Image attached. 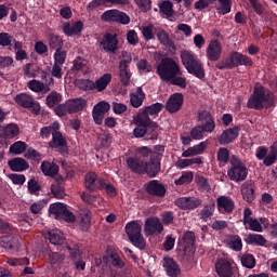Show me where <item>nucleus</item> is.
Masks as SVG:
<instances>
[{
    "label": "nucleus",
    "mask_w": 277,
    "mask_h": 277,
    "mask_svg": "<svg viewBox=\"0 0 277 277\" xmlns=\"http://www.w3.org/2000/svg\"><path fill=\"white\" fill-rule=\"evenodd\" d=\"M175 205L184 211H194V209H198L202 205V200L196 197H182L175 200Z\"/></svg>",
    "instance_id": "nucleus-15"
},
{
    "label": "nucleus",
    "mask_w": 277,
    "mask_h": 277,
    "mask_svg": "<svg viewBox=\"0 0 277 277\" xmlns=\"http://www.w3.org/2000/svg\"><path fill=\"white\" fill-rule=\"evenodd\" d=\"M217 209L221 213H233L235 211V201L230 197L221 196L216 199Z\"/></svg>",
    "instance_id": "nucleus-23"
},
{
    "label": "nucleus",
    "mask_w": 277,
    "mask_h": 277,
    "mask_svg": "<svg viewBox=\"0 0 277 277\" xmlns=\"http://www.w3.org/2000/svg\"><path fill=\"white\" fill-rule=\"evenodd\" d=\"M161 172V164L159 163V160L155 159L150 162H145V171L144 174H147L151 179L157 176Z\"/></svg>",
    "instance_id": "nucleus-39"
},
{
    "label": "nucleus",
    "mask_w": 277,
    "mask_h": 277,
    "mask_svg": "<svg viewBox=\"0 0 277 277\" xmlns=\"http://www.w3.org/2000/svg\"><path fill=\"white\" fill-rule=\"evenodd\" d=\"M133 122L136 127L144 129L147 126L151 124L153 121H151L150 117H148L147 113H145V110H143L133 117Z\"/></svg>",
    "instance_id": "nucleus-40"
},
{
    "label": "nucleus",
    "mask_w": 277,
    "mask_h": 277,
    "mask_svg": "<svg viewBox=\"0 0 277 277\" xmlns=\"http://www.w3.org/2000/svg\"><path fill=\"white\" fill-rule=\"evenodd\" d=\"M207 146H208L207 142H201V143L184 150L182 153V157L188 158V157H196L198 155H202V153H205V150H207Z\"/></svg>",
    "instance_id": "nucleus-33"
},
{
    "label": "nucleus",
    "mask_w": 277,
    "mask_h": 277,
    "mask_svg": "<svg viewBox=\"0 0 277 277\" xmlns=\"http://www.w3.org/2000/svg\"><path fill=\"white\" fill-rule=\"evenodd\" d=\"M183 107V95L181 93L172 94L166 105L167 111L170 114H176Z\"/></svg>",
    "instance_id": "nucleus-18"
},
{
    "label": "nucleus",
    "mask_w": 277,
    "mask_h": 277,
    "mask_svg": "<svg viewBox=\"0 0 277 277\" xmlns=\"http://www.w3.org/2000/svg\"><path fill=\"white\" fill-rule=\"evenodd\" d=\"M213 213H215V203H209L199 212V217L203 222H209L210 217H213Z\"/></svg>",
    "instance_id": "nucleus-47"
},
{
    "label": "nucleus",
    "mask_w": 277,
    "mask_h": 277,
    "mask_svg": "<svg viewBox=\"0 0 277 277\" xmlns=\"http://www.w3.org/2000/svg\"><path fill=\"white\" fill-rule=\"evenodd\" d=\"M111 74H104L95 82H93V90H96V92H103V90H106L107 85L111 83Z\"/></svg>",
    "instance_id": "nucleus-38"
},
{
    "label": "nucleus",
    "mask_w": 277,
    "mask_h": 277,
    "mask_svg": "<svg viewBox=\"0 0 277 277\" xmlns=\"http://www.w3.org/2000/svg\"><path fill=\"white\" fill-rule=\"evenodd\" d=\"M144 233L146 237H155L157 235H161V233H163V224H161L159 217L154 216L146 219Z\"/></svg>",
    "instance_id": "nucleus-11"
},
{
    "label": "nucleus",
    "mask_w": 277,
    "mask_h": 277,
    "mask_svg": "<svg viewBox=\"0 0 277 277\" xmlns=\"http://www.w3.org/2000/svg\"><path fill=\"white\" fill-rule=\"evenodd\" d=\"M24 150H27V144L23 141H17L10 146V153L13 155H23Z\"/></svg>",
    "instance_id": "nucleus-56"
},
{
    "label": "nucleus",
    "mask_w": 277,
    "mask_h": 277,
    "mask_svg": "<svg viewBox=\"0 0 277 277\" xmlns=\"http://www.w3.org/2000/svg\"><path fill=\"white\" fill-rule=\"evenodd\" d=\"M68 208L66 207V205L62 203V202H55L50 205L49 208V215L50 217H53L54 220H62V217H64V213H66V210Z\"/></svg>",
    "instance_id": "nucleus-30"
},
{
    "label": "nucleus",
    "mask_w": 277,
    "mask_h": 277,
    "mask_svg": "<svg viewBox=\"0 0 277 277\" xmlns=\"http://www.w3.org/2000/svg\"><path fill=\"white\" fill-rule=\"evenodd\" d=\"M180 57L184 68L189 75H193L197 79H205V65L194 52L184 50L181 52Z\"/></svg>",
    "instance_id": "nucleus-3"
},
{
    "label": "nucleus",
    "mask_w": 277,
    "mask_h": 277,
    "mask_svg": "<svg viewBox=\"0 0 277 277\" xmlns=\"http://www.w3.org/2000/svg\"><path fill=\"white\" fill-rule=\"evenodd\" d=\"M146 192L149 196H157L158 198H163L166 196V186H163L159 181L151 180L146 184Z\"/></svg>",
    "instance_id": "nucleus-21"
},
{
    "label": "nucleus",
    "mask_w": 277,
    "mask_h": 277,
    "mask_svg": "<svg viewBox=\"0 0 277 277\" xmlns=\"http://www.w3.org/2000/svg\"><path fill=\"white\" fill-rule=\"evenodd\" d=\"M103 177H98L95 172H89L85 174L84 177V185L87 189H90V192H96V189H101V186L103 184Z\"/></svg>",
    "instance_id": "nucleus-19"
},
{
    "label": "nucleus",
    "mask_w": 277,
    "mask_h": 277,
    "mask_svg": "<svg viewBox=\"0 0 277 277\" xmlns=\"http://www.w3.org/2000/svg\"><path fill=\"white\" fill-rule=\"evenodd\" d=\"M159 8L160 12H162V14H164L166 16H174V5L169 0L160 3Z\"/></svg>",
    "instance_id": "nucleus-59"
},
{
    "label": "nucleus",
    "mask_w": 277,
    "mask_h": 277,
    "mask_svg": "<svg viewBox=\"0 0 277 277\" xmlns=\"http://www.w3.org/2000/svg\"><path fill=\"white\" fill-rule=\"evenodd\" d=\"M104 51L109 53H115L118 49V39L116 38V34H106L101 42Z\"/></svg>",
    "instance_id": "nucleus-25"
},
{
    "label": "nucleus",
    "mask_w": 277,
    "mask_h": 277,
    "mask_svg": "<svg viewBox=\"0 0 277 277\" xmlns=\"http://www.w3.org/2000/svg\"><path fill=\"white\" fill-rule=\"evenodd\" d=\"M240 261L241 265H243V267H247L248 269H253L254 265H256V260L254 259V255L250 253H245L243 255H241Z\"/></svg>",
    "instance_id": "nucleus-54"
},
{
    "label": "nucleus",
    "mask_w": 277,
    "mask_h": 277,
    "mask_svg": "<svg viewBox=\"0 0 277 277\" xmlns=\"http://www.w3.org/2000/svg\"><path fill=\"white\" fill-rule=\"evenodd\" d=\"M255 157L260 160L263 159L264 166H274V163L277 161V142L273 143L269 151L265 146L258 147Z\"/></svg>",
    "instance_id": "nucleus-8"
},
{
    "label": "nucleus",
    "mask_w": 277,
    "mask_h": 277,
    "mask_svg": "<svg viewBox=\"0 0 277 277\" xmlns=\"http://www.w3.org/2000/svg\"><path fill=\"white\" fill-rule=\"evenodd\" d=\"M67 105L69 107L70 114H77V111H81L88 105L85 98L79 97L67 101Z\"/></svg>",
    "instance_id": "nucleus-36"
},
{
    "label": "nucleus",
    "mask_w": 277,
    "mask_h": 277,
    "mask_svg": "<svg viewBox=\"0 0 277 277\" xmlns=\"http://www.w3.org/2000/svg\"><path fill=\"white\" fill-rule=\"evenodd\" d=\"M101 18L105 21V23H120L121 25H129V23H131V17H129L127 13L118 10L105 11Z\"/></svg>",
    "instance_id": "nucleus-9"
},
{
    "label": "nucleus",
    "mask_w": 277,
    "mask_h": 277,
    "mask_svg": "<svg viewBox=\"0 0 277 277\" xmlns=\"http://www.w3.org/2000/svg\"><path fill=\"white\" fill-rule=\"evenodd\" d=\"M49 44L51 49H62V47H64V40H62V37L57 36V35H50L49 38Z\"/></svg>",
    "instance_id": "nucleus-61"
},
{
    "label": "nucleus",
    "mask_w": 277,
    "mask_h": 277,
    "mask_svg": "<svg viewBox=\"0 0 277 277\" xmlns=\"http://www.w3.org/2000/svg\"><path fill=\"white\" fill-rule=\"evenodd\" d=\"M111 106L107 102H98L92 110V117L95 122V124H103V119L105 118V114L109 111Z\"/></svg>",
    "instance_id": "nucleus-14"
},
{
    "label": "nucleus",
    "mask_w": 277,
    "mask_h": 277,
    "mask_svg": "<svg viewBox=\"0 0 277 277\" xmlns=\"http://www.w3.org/2000/svg\"><path fill=\"white\" fill-rule=\"evenodd\" d=\"M161 109H163V104L156 103L145 107L143 111L147 113V116H158Z\"/></svg>",
    "instance_id": "nucleus-60"
},
{
    "label": "nucleus",
    "mask_w": 277,
    "mask_h": 277,
    "mask_svg": "<svg viewBox=\"0 0 277 277\" xmlns=\"http://www.w3.org/2000/svg\"><path fill=\"white\" fill-rule=\"evenodd\" d=\"M72 64V70H76V72H88V61H85L83 57H76Z\"/></svg>",
    "instance_id": "nucleus-51"
},
{
    "label": "nucleus",
    "mask_w": 277,
    "mask_h": 277,
    "mask_svg": "<svg viewBox=\"0 0 277 277\" xmlns=\"http://www.w3.org/2000/svg\"><path fill=\"white\" fill-rule=\"evenodd\" d=\"M65 259L66 256L64 254L54 252L49 255V263L54 267H58V265H62L64 263Z\"/></svg>",
    "instance_id": "nucleus-58"
},
{
    "label": "nucleus",
    "mask_w": 277,
    "mask_h": 277,
    "mask_svg": "<svg viewBox=\"0 0 277 277\" xmlns=\"http://www.w3.org/2000/svg\"><path fill=\"white\" fill-rule=\"evenodd\" d=\"M215 272L220 277H233L239 274V268L230 259H219L215 263Z\"/></svg>",
    "instance_id": "nucleus-7"
},
{
    "label": "nucleus",
    "mask_w": 277,
    "mask_h": 277,
    "mask_svg": "<svg viewBox=\"0 0 277 277\" xmlns=\"http://www.w3.org/2000/svg\"><path fill=\"white\" fill-rule=\"evenodd\" d=\"M199 122H202L203 131H207L208 133H211L215 129V121H213V118L211 117V114L207 110H202L198 115Z\"/></svg>",
    "instance_id": "nucleus-28"
},
{
    "label": "nucleus",
    "mask_w": 277,
    "mask_h": 277,
    "mask_svg": "<svg viewBox=\"0 0 277 277\" xmlns=\"http://www.w3.org/2000/svg\"><path fill=\"white\" fill-rule=\"evenodd\" d=\"M54 114H56V116H58L60 118L68 115V114H71L70 113V108L68 106V102L64 103V104H60L58 106H56L54 108Z\"/></svg>",
    "instance_id": "nucleus-63"
},
{
    "label": "nucleus",
    "mask_w": 277,
    "mask_h": 277,
    "mask_svg": "<svg viewBox=\"0 0 277 277\" xmlns=\"http://www.w3.org/2000/svg\"><path fill=\"white\" fill-rule=\"evenodd\" d=\"M241 194L243 200H246L247 202H253L254 198H256V196L254 195V184H252V182H246L245 184H242Z\"/></svg>",
    "instance_id": "nucleus-37"
},
{
    "label": "nucleus",
    "mask_w": 277,
    "mask_h": 277,
    "mask_svg": "<svg viewBox=\"0 0 277 277\" xmlns=\"http://www.w3.org/2000/svg\"><path fill=\"white\" fill-rule=\"evenodd\" d=\"M252 64L253 62L250 56L239 52H232L229 57L216 64V68L219 70H224L225 68H237V66H252Z\"/></svg>",
    "instance_id": "nucleus-4"
},
{
    "label": "nucleus",
    "mask_w": 277,
    "mask_h": 277,
    "mask_svg": "<svg viewBox=\"0 0 277 277\" xmlns=\"http://www.w3.org/2000/svg\"><path fill=\"white\" fill-rule=\"evenodd\" d=\"M65 62H66V51L62 49H57L54 53V64L64 66Z\"/></svg>",
    "instance_id": "nucleus-64"
},
{
    "label": "nucleus",
    "mask_w": 277,
    "mask_h": 277,
    "mask_svg": "<svg viewBox=\"0 0 277 277\" xmlns=\"http://www.w3.org/2000/svg\"><path fill=\"white\" fill-rule=\"evenodd\" d=\"M163 267L170 277H179L181 276V267L172 258L163 259Z\"/></svg>",
    "instance_id": "nucleus-27"
},
{
    "label": "nucleus",
    "mask_w": 277,
    "mask_h": 277,
    "mask_svg": "<svg viewBox=\"0 0 277 277\" xmlns=\"http://www.w3.org/2000/svg\"><path fill=\"white\" fill-rule=\"evenodd\" d=\"M227 246L234 250V252H241L243 250V241L241 237L234 235L227 238Z\"/></svg>",
    "instance_id": "nucleus-46"
},
{
    "label": "nucleus",
    "mask_w": 277,
    "mask_h": 277,
    "mask_svg": "<svg viewBox=\"0 0 277 277\" xmlns=\"http://www.w3.org/2000/svg\"><path fill=\"white\" fill-rule=\"evenodd\" d=\"M159 28H155V25L148 24V25H143L140 27V31L147 42L150 40H155V31H158Z\"/></svg>",
    "instance_id": "nucleus-43"
},
{
    "label": "nucleus",
    "mask_w": 277,
    "mask_h": 277,
    "mask_svg": "<svg viewBox=\"0 0 277 277\" xmlns=\"http://www.w3.org/2000/svg\"><path fill=\"white\" fill-rule=\"evenodd\" d=\"M194 181V172L192 171H184L182 175L174 181L175 185H189Z\"/></svg>",
    "instance_id": "nucleus-52"
},
{
    "label": "nucleus",
    "mask_w": 277,
    "mask_h": 277,
    "mask_svg": "<svg viewBox=\"0 0 277 277\" xmlns=\"http://www.w3.org/2000/svg\"><path fill=\"white\" fill-rule=\"evenodd\" d=\"M15 103L25 109H29L34 105V97L27 93H21L15 96Z\"/></svg>",
    "instance_id": "nucleus-41"
},
{
    "label": "nucleus",
    "mask_w": 277,
    "mask_h": 277,
    "mask_svg": "<svg viewBox=\"0 0 277 277\" xmlns=\"http://www.w3.org/2000/svg\"><path fill=\"white\" fill-rule=\"evenodd\" d=\"M126 162L128 168L135 174H144L146 171V162L137 157H129Z\"/></svg>",
    "instance_id": "nucleus-24"
},
{
    "label": "nucleus",
    "mask_w": 277,
    "mask_h": 277,
    "mask_svg": "<svg viewBox=\"0 0 277 277\" xmlns=\"http://www.w3.org/2000/svg\"><path fill=\"white\" fill-rule=\"evenodd\" d=\"M100 189H105L107 196L110 198H115V196H118V189L114 184H110L109 180L104 179L102 181V186H100Z\"/></svg>",
    "instance_id": "nucleus-50"
},
{
    "label": "nucleus",
    "mask_w": 277,
    "mask_h": 277,
    "mask_svg": "<svg viewBox=\"0 0 277 277\" xmlns=\"http://www.w3.org/2000/svg\"><path fill=\"white\" fill-rule=\"evenodd\" d=\"M227 176L229 181L239 183L248 179V168L238 158L233 157L230 159V168L227 170Z\"/></svg>",
    "instance_id": "nucleus-6"
},
{
    "label": "nucleus",
    "mask_w": 277,
    "mask_h": 277,
    "mask_svg": "<svg viewBox=\"0 0 277 277\" xmlns=\"http://www.w3.org/2000/svg\"><path fill=\"white\" fill-rule=\"evenodd\" d=\"M126 234L128 235V238L133 243V246L140 248L141 250L146 248V240L142 235V224H140V222L132 221L128 223L126 225Z\"/></svg>",
    "instance_id": "nucleus-5"
},
{
    "label": "nucleus",
    "mask_w": 277,
    "mask_h": 277,
    "mask_svg": "<svg viewBox=\"0 0 277 277\" xmlns=\"http://www.w3.org/2000/svg\"><path fill=\"white\" fill-rule=\"evenodd\" d=\"M246 242L254 246H265L267 243V239H265L261 234H249L246 238Z\"/></svg>",
    "instance_id": "nucleus-48"
},
{
    "label": "nucleus",
    "mask_w": 277,
    "mask_h": 277,
    "mask_svg": "<svg viewBox=\"0 0 277 277\" xmlns=\"http://www.w3.org/2000/svg\"><path fill=\"white\" fill-rule=\"evenodd\" d=\"M60 122H53V132H52V141L49 143L51 148H60L61 146H66V138L60 132Z\"/></svg>",
    "instance_id": "nucleus-16"
},
{
    "label": "nucleus",
    "mask_w": 277,
    "mask_h": 277,
    "mask_svg": "<svg viewBox=\"0 0 277 277\" xmlns=\"http://www.w3.org/2000/svg\"><path fill=\"white\" fill-rule=\"evenodd\" d=\"M224 48L222 47V42L216 39H212L206 50V55L209 62H219L222 57V51Z\"/></svg>",
    "instance_id": "nucleus-12"
},
{
    "label": "nucleus",
    "mask_w": 277,
    "mask_h": 277,
    "mask_svg": "<svg viewBox=\"0 0 277 277\" xmlns=\"http://www.w3.org/2000/svg\"><path fill=\"white\" fill-rule=\"evenodd\" d=\"M8 164L12 172H24V170L29 168V163H27V161L23 158H14L9 160Z\"/></svg>",
    "instance_id": "nucleus-35"
},
{
    "label": "nucleus",
    "mask_w": 277,
    "mask_h": 277,
    "mask_svg": "<svg viewBox=\"0 0 277 277\" xmlns=\"http://www.w3.org/2000/svg\"><path fill=\"white\" fill-rule=\"evenodd\" d=\"M81 31H83V22H67L63 24V32L65 36H81Z\"/></svg>",
    "instance_id": "nucleus-17"
},
{
    "label": "nucleus",
    "mask_w": 277,
    "mask_h": 277,
    "mask_svg": "<svg viewBox=\"0 0 277 277\" xmlns=\"http://www.w3.org/2000/svg\"><path fill=\"white\" fill-rule=\"evenodd\" d=\"M243 225L246 228H249V230H253V233H263V225H261V222L256 219H250Z\"/></svg>",
    "instance_id": "nucleus-55"
},
{
    "label": "nucleus",
    "mask_w": 277,
    "mask_h": 277,
    "mask_svg": "<svg viewBox=\"0 0 277 277\" xmlns=\"http://www.w3.org/2000/svg\"><path fill=\"white\" fill-rule=\"evenodd\" d=\"M67 250L71 256V259H74V261H77L75 263V267L76 269H80L81 272H83V269H85V262H83V260H81V251L79 250L78 246H67Z\"/></svg>",
    "instance_id": "nucleus-29"
},
{
    "label": "nucleus",
    "mask_w": 277,
    "mask_h": 277,
    "mask_svg": "<svg viewBox=\"0 0 277 277\" xmlns=\"http://www.w3.org/2000/svg\"><path fill=\"white\" fill-rule=\"evenodd\" d=\"M41 171L44 174V176H51L53 179L57 176L60 172V166H57L55 162L43 161L41 163Z\"/></svg>",
    "instance_id": "nucleus-34"
},
{
    "label": "nucleus",
    "mask_w": 277,
    "mask_h": 277,
    "mask_svg": "<svg viewBox=\"0 0 277 277\" xmlns=\"http://www.w3.org/2000/svg\"><path fill=\"white\" fill-rule=\"evenodd\" d=\"M157 129H159L157 123L151 121L148 126H145V128L136 127L133 130V135L138 138L146 135V140H157Z\"/></svg>",
    "instance_id": "nucleus-13"
},
{
    "label": "nucleus",
    "mask_w": 277,
    "mask_h": 277,
    "mask_svg": "<svg viewBox=\"0 0 277 277\" xmlns=\"http://www.w3.org/2000/svg\"><path fill=\"white\" fill-rule=\"evenodd\" d=\"M202 163V158H181L175 162V167L180 168V170H185V168H189V166H200Z\"/></svg>",
    "instance_id": "nucleus-42"
},
{
    "label": "nucleus",
    "mask_w": 277,
    "mask_h": 277,
    "mask_svg": "<svg viewBox=\"0 0 277 277\" xmlns=\"http://www.w3.org/2000/svg\"><path fill=\"white\" fill-rule=\"evenodd\" d=\"M21 133V128L16 123H9L6 126H0V136L4 140H14L16 135Z\"/></svg>",
    "instance_id": "nucleus-22"
},
{
    "label": "nucleus",
    "mask_w": 277,
    "mask_h": 277,
    "mask_svg": "<svg viewBox=\"0 0 277 277\" xmlns=\"http://www.w3.org/2000/svg\"><path fill=\"white\" fill-rule=\"evenodd\" d=\"M239 137V128L234 127L233 129L225 130L220 136V144H230Z\"/></svg>",
    "instance_id": "nucleus-31"
},
{
    "label": "nucleus",
    "mask_w": 277,
    "mask_h": 277,
    "mask_svg": "<svg viewBox=\"0 0 277 277\" xmlns=\"http://www.w3.org/2000/svg\"><path fill=\"white\" fill-rule=\"evenodd\" d=\"M157 74L162 81L171 83V85H177L185 90L187 88V78L181 77V66L176 64V61L172 57H164L157 66Z\"/></svg>",
    "instance_id": "nucleus-1"
},
{
    "label": "nucleus",
    "mask_w": 277,
    "mask_h": 277,
    "mask_svg": "<svg viewBox=\"0 0 277 277\" xmlns=\"http://www.w3.org/2000/svg\"><path fill=\"white\" fill-rule=\"evenodd\" d=\"M27 88H29L32 92H49V90H51L49 88V85H47L45 83H42L38 80H30L27 83Z\"/></svg>",
    "instance_id": "nucleus-49"
},
{
    "label": "nucleus",
    "mask_w": 277,
    "mask_h": 277,
    "mask_svg": "<svg viewBox=\"0 0 277 277\" xmlns=\"http://www.w3.org/2000/svg\"><path fill=\"white\" fill-rule=\"evenodd\" d=\"M130 60H123L119 64V77L122 85H129L131 83V71L129 70Z\"/></svg>",
    "instance_id": "nucleus-26"
},
{
    "label": "nucleus",
    "mask_w": 277,
    "mask_h": 277,
    "mask_svg": "<svg viewBox=\"0 0 277 277\" xmlns=\"http://www.w3.org/2000/svg\"><path fill=\"white\" fill-rule=\"evenodd\" d=\"M157 38L163 47H172V39H170V35L166 30L158 28Z\"/></svg>",
    "instance_id": "nucleus-57"
},
{
    "label": "nucleus",
    "mask_w": 277,
    "mask_h": 277,
    "mask_svg": "<svg viewBox=\"0 0 277 277\" xmlns=\"http://www.w3.org/2000/svg\"><path fill=\"white\" fill-rule=\"evenodd\" d=\"M45 103L48 107H55L56 105H60L62 103V94L52 91L45 98Z\"/></svg>",
    "instance_id": "nucleus-53"
},
{
    "label": "nucleus",
    "mask_w": 277,
    "mask_h": 277,
    "mask_svg": "<svg viewBox=\"0 0 277 277\" xmlns=\"http://www.w3.org/2000/svg\"><path fill=\"white\" fill-rule=\"evenodd\" d=\"M78 220L81 230H88L92 222V212L87 207H81L78 210Z\"/></svg>",
    "instance_id": "nucleus-20"
},
{
    "label": "nucleus",
    "mask_w": 277,
    "mask_h": 277,
    "mask_svg": "<svg viewBox=\"0 0 277 277\" xmlns=\"http://www.w3.org/2000/svg\"><path fill=\"white\" fill-rule=\"evenodd\" d=\"M146 95L144 94V91L142 88H137L136 93H131L130 94V102L132 107H142V104L144 103V98Z\"/></svg>",
    "instance_id": "nucleus-44"
},
{
    "label": "nucleus",
    "mask_w": 277,
    "mask_h": 277,
    "mask_svg": "<svg viewBox=\"0 0 277 277\" xmlns=\"http://www.w3.org/2000/svg\"><path fill=\"white\" fill-rule=\"evenodd\" d=\"M64 233L60 229H52L49 232V241L53 243V246H62L65 241Z\"/></svg>",
    "instance_id": "nucleus-45"
},
{
    "label": "nucleus",
    "mask_w": 277,
    "mask_h": 277,
    "mask_svg": "<svg viewBox=\"0 0 277 277\" xmlns=\"http://www.w3.org/2000/svg\"><path fill=\"white\" fill-rule=\"evenodd\" d=\"M6 263L11 267H19L23 265H29V259H27V258H19V259L6 258Z\"/></svg>",
    "instance_id": "nucleus-62"
},
{
    "label": "nucleus",
    "mask_w": 277,
    "mask_h": 277,
    "mask_svg": "<svg viewBox=\"0 0 277 277\" xmlns=\"http://www.w3.org/2000/svg\"><path fill=\"white\" fill-rule=\"evenodd\" d=\"M274 104V93L261 83H255L253 93L248 100L247 107L249 109L269 108Z\"/></svg>",
    "instance_id": "nucleus-2"
},
{
    "label": "nucleus",
    "mask_w": 277,
    "mask_h": 277,
    "mask_svg": "<svg viewBox=\"0 0 277 277\" xmlns=\"http://www.w3.org/2000/svg\"><path fill=\"white\" fill-rule=\"evenodd\" d=\"M180 248L184 250L186 256H193L196 252V235L194 232L184 233L182 239L179 241Z\"/></svg>",
    "instance_id": "nucleus-10"
},
{
    "label": "nucleus",
    "mask_w": 277,
    "mask_h": 277,
    "mask_svg": "<svg viewBox=\"0 0 277 277\" xmlns=\"http://www.w3.org/2000/svg\"><path fill=\"white\" fill-rule=\"evenodd\" d=\"M51 193L55 198H58V200H62L66 197V189L64 188V179L62 176H58L55 181V183L51 186Z\"/></svg>",
    "instance_id": "nucleus-32"
}]
</instances>
